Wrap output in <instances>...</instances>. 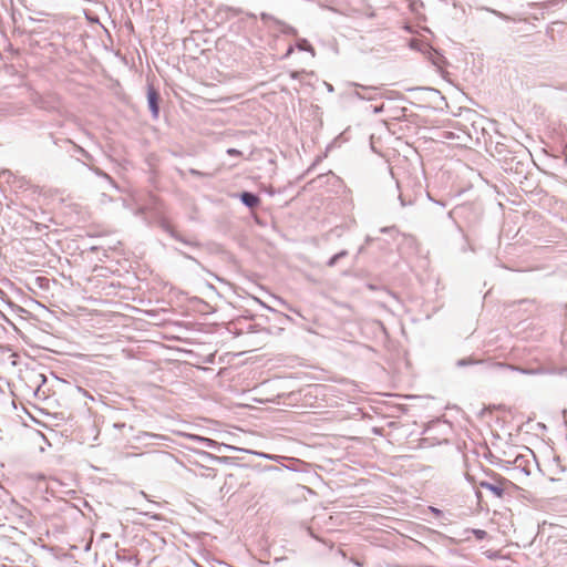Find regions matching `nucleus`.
<instances>
[{"label": "nucleus", "mask_w": 567, "mask_h": 567, "mask_svg": "<svg viewBox=\"0 0 567 567\" xmlns=\"http://www.w3.org/2000/svg\"><path fill=\"white\" fill-rule=\"evenodd\" d=\"M74 145V148L76 150V152H79L82 156H84L87 161H92V155L86 152L83 147L76 145L75 143H72Z\"/></svg>", "instance_id": "15"}, {"label": "nucleus", "mask_w": 567, "mask_h": 567, "mask_svg": "<svg viewBox=\"0 0 567 567\" xmlns=\"http://www.w3.org/2000/svg\"><path fill=\"white\" fill-rule=\"evenodd\" d=\"M472 533L477 540H483L487 537V533L483 529H472Z\"/></svg>", "instance_id": "17"}, {"label": "nucleus", "mask_w": 567, "mask_h": 567, "mask_svg": "<svg viewBox=\"0 0 567 567\" xmlns=\"http://www.w3.org/2000/svg\"><path fill=\"white\" fill-rule=\"evenodd\" d=\"M240 200L245 206L251 209L257 207L260 203L259 196L250 192H243L240 194Z\"/></svg>", "instance_id": "7"}, {"label": "nucleus", "mask_w": 567, "mask_h": 567, "mask_svg": "<svg viewBox=\"0 0 567 567\" xmlns=\"http://www.w3.org/2000/svg\"><path fill=\"white\" fill-rule=\"evenodd\" d=\"M515 144L518 150H515V152H508L511 158H505L502 167L506 172H511L517 176L525 177L529 165L527 151L522 145H518L517 143Z\"/></svg>", "instance_id": "1"}, {"label": "nucleus", "mask_w": 567, "mask_h": 567, "mask_svg": "<svg viewBox=\"0 0 567 567\" xmlns=\"http://www.w3.org/2000/svg\"><path fill=\"white\" fill-rule=\"evenodd\" d=\"M206 441H207L208 445H212L214 443V441H212L209 439H207Z\"/></svg>", "instance_id": "30"}, {"label": "nucleus", "mask_w": 567, "mask_h": 567, "mask_svg": "<svg viewBox=\"0 0 567 567\" xmlns=\"http://www.w3.org/2000/svg\"><path fill=\"white\" fill-rule=\"evenodd\" d=\"M473 363H482V361H474L472 359H461L457 361L458 367H465Z\"/></svg>", "instance_id": "18"}, {"label": "nucleus", "mask_w": 567, "mask_h": 567, "mask_svg": "<svg viewBox=\"0 0 567 567\" xmlns=\"http://www.w3.org/2000/svg\"><path fill=\"white\" fill-rule=\"evenodd\" d=\"M491 367L499 368V369H507V370H512V371H519L520 373H524V374H537V373L544 372L542 369H524V368H519V367H515V365L502 363V362L491 363Z\"/></svg>", "instance_id": "6"}, {"label": "nucleus", "mask_w": 567, "mask_h": 567, "mask_svg": "<svg viewBox=\"0 0 567 567\" xmlns=\"http://www.w3.org/2000/svg\"><path fill=\"white\" fill-rule=\"evenodd\" d=\"M432 511L434 512V514H440L441 512L436 508H432Z\"/></svg>", "instance_id": "29"}, {"label": "nucleus", "mask_w": 567, "mask_h": 567, "mask_svg": "<svg viewBox=\"0 0 567 567\" xmlns=\"http://www.w3.org/2000/svg\"><path fill=\"white\" fill-rule=\"evenodd\" d=\"M389 230H390V228H389V227H383V228H381V233H388Z\"/></svg>", "instance_id": "26"}, {"label": "nucleus", "mask_w": 567, "mask_h": 567, "mask_svg": "<svg viewBox=\"0 0 567 567\" xmlns=\"http://www.w3.org/2000/svg\"><path fill=\"white\" fill-rule=\"evenodd\" d=\"M297 48L298 50L300 51H307V52H310L312 54V56H315V49L312 48V45L308 42V40L306 39H299L298 42H297Z\"/></svg>", "instance_id": "10"}, {"label": "nucleus", "mask_w": 567, "mask_h": 567, "mask_svg": "<svg viewBox=\"0 0 567 567\" xmlns=\"http://www.w3.org/2000/svg\"><path fill=\"white\" fill-rule=\"evenodd\" d=\"M347 255H348V251H347V250H342V251H340V252H338V254L333 255V256L328 260L327 265H328L329 267H333V266H336V265H337V262H338V260H339V259H341V258L346 257Z\"/></svg>", "instance_id": "11"}, {"label": "nucleus", "mask_w": 567, "mask_h": 567, "mask_svg": "<svg viewBox=\"0 0 567 567\" xmlns=\"http://www.w3.org/2000/svg\"><path fill=\"white\" fill-rule=\"evenodd\" d=\"M508 152H513L512 150H508V147L503 144V143H496L495 145V151L494 153H492V155L494 157L497 158L498 162L502 163V165L504 164V161L505 158H511V155L508 154Z\"/></svg>", "instance_id": "9"}, {"label": "nucleus", "mask_w": 567, "mask_h": 567, "mask_svg": "<svg viewBox=\"0 0 567 567\" xmlns=\"http://www.w3.org/2000/svg\"><path fill=\"white\" fill-rule=\"evenodd\" d=\"M524 462H525V461H524V457H523V456H517V457L515 458V462H514V463L516 464V466H517V467H523V470H524V472H525L526 474H529V470H528L527 465H525V464H524Z\"/></svg>", "instance_id": "16"}, {"label": "nucleus", "mask_w": 567, "mask_h": 567, "mask_svg": "<svg viewBox=\"0 0 567 567\" xmlns=\"http://www.w3.org/2000/svg\"><path fill=\"white\" fill-rule=\"evenodd\" d=\"M260 18L261 20L268 24V23H272L274 27H276V29L281 32L282 34H287V35H293L296 37L298 34V31L296 28L287 24L286 22L281 21V20H278L277 18L272 17L271 14L269 13H261L260 14Z\"/></svg>", "instance_id": "3"}, {"label": "nucleus", "mask_w": 567, "mask_h": 567, "mask_svg": "<svg viewBox=\"0 0 567 567\" xmlns=\"http://www.w3.org/2000/svg\"><path fill=\"white\" fill-rule=\"evenodd\" d=\"M383 109H384V104L382 103L380 105L374 106L373 112L378 114V113L383 112Z\"/></svg>", "instance_id": "20"}, {"label": "nucleus", "mask_w": 567, "mask_h": 567, "mask_svg": "<svg viewBox=\"0 0 567 567\" xmlns=\"http://www.w3.org/2000/svg\"><path fill=\"white\" fill-rule=\"evenodd\" d=\"M252 454L255 455H258L260 457H264V458H268V460H272V461H279L280 458H284V456H280V455H275V454H267V453H262V452H251Z\"/></svg>", "instance_id": "13"}, {"label": "nucleus", "mask_w": 567, "mask_h": 567, "mask_svg": "<svg viewBox=\"0 0 567 567\" xmlns=\"http://www.w3.org/2000/svg\"><path fill=\"white\" fill-rule=\"evenodd\" d=\"M508 481L503 477H494L492 482L489 481H480L477 484L480 487L485 488L492 492L497 498H502L504 496V485L507 484Z\"/></svg>", "instance_id": "2"}, {"label": "nucleus", "mask_w": 567, "mask_h": 567, "mask_svg": "<svg viewBox=\"0 0 567 567\" xmlns=\"http://www.w3.org/2000/svg\"><path fill=\"white\" fill-rule=\"evenodd\" d=\"M189 173H190L192 175H194V176H202V175H203V173H202V172H199V171H197V169H194V168L189 169Z\"/></svg>", "instance_id": "22"}, {"label": "nucleus", "mask_w": 567, "mask_h": 567, "mask_svg": "<svg viewBox=\"0 0 567 567\" xmlns=\"http://www.w3.org/2000/svg\"><path fill=\"white\" fill-rule=\"evenodd\" d=\"M357 87H360L362 90L361 91H355L354 94L355 96H358L359 99H362V100H373L377 95V91L378 89L374 87V86H363V85H359V84H354Z\"/></svg>", "instance_id": "8"}, {"label": "nucleus", "mask_w": 567, "mask_h": 567, "mask_svg": "<svg viewBox=\"0 0 567 567\" xmlns=\"http://www.w3.org/2000/svg\"><path fill=\"white\" fill-rule=\"evenodd\" d=\"M89 168L93 173H95L97 176L103 177V178H105V179H107L110 182H113L112 177L109 174H106L105 172H103L102 169H100L99 167H93V166L89 165Z\"/></svg>", "instance_id": "12"}, {"label": "nucleus", "mask_w": 567, "mask_h": 567, "mask_svg": "<svg viewBox=\"0 0 567 567\" xmlns=\"http://www.w3.org/2000/svg\"><path fill=\"white\" fill-rule=\"evenodd\" d=\"M161 227L164 231L169 234V236L172 238H174L185 245H188V246H193V247L198 246V244L196 241L188 240V239L184 238L182 235H179L166 219L161 220Z\"/></svg>", "instance_id": "5"}, {"label": "nucleus", "mask_w": 567, "mask_h": 567, "mask_svg": "<svg viewBox=\"0 0 567 567\" xmlns=\"http://www.w3.org/2000/svg\"><path fill=\"white\" fill-rule=\"evenodd\" d=\"M265 471H281L280 467L278 466H274V465H268V466H265L264 467Z\"/></svg>", "instance_id": "21"}, {"label": "nucleus", "mask_w": 567, "mask_h": 567, "mask_svg": "<svg viewBox=\"0 0 567 567\" xmlns=\"http://www.w3.org/2000/svg\"><path fill=\"white\" fill-rule=\"evenodd\" d=\"M400 200H401V205H402V206H405V205H406V204H405V202H404V199H403V197H402V195H400Z\"/></svg>", "instance_id": "27"}, {"label": "nucleus", "mask_w": 567, "mask_h": 567, "mask_svg": "<svg viewBox=\"0 0 567 567\" xmlns=\"http://www.w3.org/2000/svg\"><path fill=\"white\" fill-rule=\"evenodd\" d=\"M114 427H116V429H120V430H121V429L125 427V423H115V424H114Z\"/></svg>", "instance_id": "24"}, {"label": "nucleus", "mask_w": 567, "mask_h": 567, "mask_svg": "<svg viewBox=\"0 0 567 567\" xmlns=\"http://www.w3.org/2000/svg\"><path fill=\"white\" fill-rule=\"evenodd\" d=\"M227 154L230 156H239V155H241V152L236 148H228Z\"/></svg>", "instance_id": "19"}, {"label": "nucleus", "mask_w": 567, "mask_h": 567, "mask_svg": "<svg viewBox=\"0 0 567 567\" xmlns=\"http://www.w3.org/2000/svg\"><path fill=\"white\" fill-rule=\"evenodd\" d=\"M116 559L121 560V561H124V560H128V561L135 560L134 565H137V560L134 557H132V556H126L125 555V550L116 551Z\"/></svg>", "instance_id": "14"}, {"label": "nucleus", "mask_w": 567, "mask_h": 567, "mask_svg": "<svg viewBox=\"0 0 567 567\" xmlns=\"http://www.w3.org/2000/svg\"><path fill=\"white\" fill-rule=\"evenodd\" d=\"M147 103L153 118H157L159 114V94L153 85L147 86Z\"/></svg>", "instance_id": "4"}, {"label": "nucleus", "mask_w": 567, "mask_h": 567, "mask_svg": "<svg viewBox=\"0 0 567 567\" xmlns=\"http://www.w3.org/2000/svg\"><path fill=\"white\" fill-rule=\"evenodd\" d=\"M293 51V48L292 47H289V49L287 50V53H286V56L290 55Z\"/></svg>", "instance_id": "25"}, {"label": "nucleus", "mask_w": 567, "mask_h": 567, "mask_svg": "<svg viewBox=\"0 0 567 567\" xmlns=\"http://www.w3.org/2000/svg\"><path fill=\"white\" fill-rule=\"evenodd\" d=\"M371 241H372V238L368 236L367 239H365V243L370 244Z\"/></svg>", "instance_id": "28"}, {"label": "nucleus", "mask_w": 567, "mask_h": 567, "mask_svg": "<svg viewBox=\"0 0 567 567\" xmlns=\"http://www.w3.org/2000/svg\"><path fill=\"white\" fill-rule=\"evenodd\" d=\"M299 74H300V72H298V71H293V72H291V73H290V76H291L292 79H298V78H299Z\"/></svg>", "instance_id": "23"}]
</instances>
